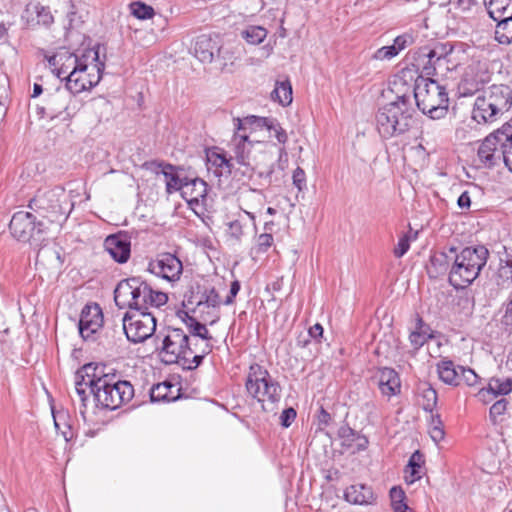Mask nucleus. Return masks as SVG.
<instances>
[{
  "mask_svg": "<svg viewBox=\"0 0 512 512\" xmlns=\"http://www.w3.org/2000/svg\"><path fill=\"white\" fill-rule=\"evenodd\" d=\"M211 349L208 343L199 347L197 342H191L182 329L167 327L161 340L160 354L165 363H182L184 368L193 370L202 363Z\"/></svg>",
  "mask_w": 512,
  "mask_h": 512,
  "instance_id": "1",
  "label": "nucleus"
},
{
  "mask_svg": "<svg viewBox=\"0 0 512 512\" xmlns=\"http://www.w3.org/2000/svg\"><path fill=\"white\" fill-rule=\"evenodd\" d=\"M512 108V89L505 84H493L482 89L472 109V119L478 124H493Z\"/></svg>",
  "mask_w": 512,
  "mask_h": 512,
  "instance_id": "2",
  "label": "nucleus"
},
{
  "mask_svg": "<svg viewBox=\"0 0 512 512\" xmlns=\"http://www.w3.org/2000/svg\"><path fill=\"white\" fill-rule=\"evenodd\" d=\"M489 257L483 245L468 246L454 253L448 281L456 289H465L480 275Z\"/></svg>",
  "mask_w": 512,
  "mask_h": 512,
  "instance_id": "3",
  "label": "nucleus"
},
{
  "mask_svg": "<svg viewBox=\"0 0 512 512\" xmlns=\"http://www.w3.org/2000/svg\"><path fill=\"white\" fill-rule=\"evenodd\" d=\"M410 97L397 96L395 101L381 106L375 116L376 128L381 137L388 139L407 132L412 125Z\"/></svg>",
  "mask_w": 512,
  "mask_h": 512,
  "instance_id": "4",
  "label": "nucleus"
},
{
  "mask_svg": "<svg viewBox=\"0 0 512 512\" xmlns=\"http://www.w3.org/2000/svg\"><path fill=\"white\" fill-rule=\"evenodd\" d=\"M245 387L248 394L262 404L264 411H274L281 399L279 383L259 364L250 366Z\"/></svg>",
  "mask_w": 512,
  "mask_h": 512,
  "instance_id": "5",
  "label": "nucleus"
},
{
  "mask_svg": "<svg viewBox=\"0 0 512 512\" xmlns=\"http://www.w3.org/2000/svg\"><path fill=\"white\" fill-rule=\"evenodd\" d=\"M414 98L419 110L431 119H441L448 111L449 98L446 88L430 78L416 80Z\"/></svg>",
  "mask_w": 512,
  "mask_h": 512,
  "instance_id": "6",
  "label": "nucleus"
},
{
  "mask_svg": "<svg viewBox=\"0 0 512 512\" xmlns=\"http://www.w3.org/2000/svg\"><path fill=\"white\" fill-rule=\"evenodd\" d=\"M67 205L68 197L64 188L59 186L51 189H39L29 202V208L51 224L66 220L71 211Z\"/></svg>",
  "mask_w": 512,
  "mask_h": 512,
  "instance_id": "7",
  "label": "nucleus"
},
{
  "mask_svg": "<svg viewBox=\"0 0 512 512\" xmlns=\"http://www.w3.org/2000/svg\"><path fill=\"white\" fill-rule=\"evenodd\" d=\"M9 229L18 241L29 242L35 248L45 246L49 240L47 224L44 221L36 222V217L31 212L14 213Z\"/></svg>",
  "mask_w": 512,
  "mask_h": 512,
  "instance_id": "8",
  "label": "nucleus"
},
{
  "mask_svg": "<svg viewBox=\"0 0 512 512\" xmlns=\"http://www.w3.org/2000/svg\"><path fill=\"white\" fill-rule=\"evenodd\" d=\"M92 393L96 405L103 409L115 410L128 403L134 396V388L129 381L117 379L112 373L107 379L98 383Z\"/></svg>",
  "mask_w": 512,
  "mask_h": 512,
  "instance_id": "9",
  "label": "nucleus"
},
{
  "mask_svg": "<svg viewBox=\"0 0 512 512\" xmlns=\"http://www.w3.org/2000/svg\"><path fill=\"white\" fill-rule=\"evenodd\" d=\"M508 131L506 129H497L490 133L481 142L477 156L479 162L485 168L498 167L501 164L506 166Z\"/></svg>",
  "mask_w": 512,
  "mask_h": 512,
  "instance_id": "10",
  "label": "nucleus"
},
{
  "mask_svg": "<svg viewBox=\"0 0 512 512\" xmlns=\"http://www.w3.org/2000/svg\"><path fill=\"white\" fill-rule=\"evenodd\" d=\"M104 68L105 63L100 59V53H98L97 60H88L77 71H70L64 77L66 89L74 95L91 89L101 80Z\"/></svg>",
  "mask_w": 512,
  "mask_h": 512,
  "instance_id": "11",
  "label": "nucleus"
},
{
  "mask_svg": "<svg viewBox=\"0 0 512 512\" xmlns=\"http://www.w3.org/2000/svg\"><path fill=\"white\" fill-rule=\"evenodd\" d=\"M122 328L130 342L142 343L154 334L156 318L151 312H125Z\"/></svg>",
  "mask_w": 512,
  "mask_h": 512,
  "instance_id": "12",
  "label": "nucleus"
},
{
  "mask_svg": "<svg viewBox=\"0 0 512 512\" xmlns=\"http://www.w3.org/2000/svg\"><path fill=\"white\" fill-rule=\"evenodd\" d=\"M148 271L168 281H176L183 271L181 260L171 253L158 254L148 264Z\"/></svg>",
  "mask_w": 512,
  "mask_h": 512,
  "instance_id": "13",
  "label": "nucleus"
},
{
  "mask_svg": "<svg viewBox=\"0 0 512 512\" xmlns=\"http://www.w3.org/2000/svg\"><path fill=\"white\" fill-rule=\"evenodd\" d=\"M103 325V313L101 307L97 303L86 304L80 314L79 333L85 340L94 339L96 334Z\"/></svg>",
  "mask_w": 512,
  "mask_h": 512,
  "instance_id": "14",
  "label": "nucleus"
},
{
  "mask_svg": "<svg viewBox=\"0 0 512 512\" xmlns=\"http://www.w3.org/2000/svg\"><path fill=\"white\" fill-rule=\"evenodd\" d=\"M98 53H100L99 46L97 48L86 49L80 55L63 50V59L61 60L60 67L57 68V77L64 79L70 71H77L78 68H81L88 60H97Z\"/></svg>",
  "mask_w": 512,
  "mask_h": 512,
  "instance_id": "15",
  "label": "nucleus"
},
{
  "mask_svg": "<svg viewBox=\"0 0 512 512\" xmlns=\"http://www.w3.org/2000/svg\"><path fill=\"white\" fill-rule=\"evenodd\" d=\"M231 146L234 154L232 157L238 164L243 166H252L253 161L255 160L252 151L255 147H262L263 143L260 141L255 143L250 141L248 133L235 132L231 140Z\"/></svg>",
  "mask_w": 512,
  "mask_h": 512,
  "instance_id": "16",
  "label": "nucleus"
},
{
  "mask_svg": "<svg viewBox=\"0 0 512 512\" xmlns=\"http://www.w3.org/2000/svg\"><path fill=\"white\" fill-rule=\"evenodd\" d=\"M143 280L131 277L121 280L114 290V301L120 309H128L135 298L140 295Z\"/></svg>",
  "mask_w": 512,
  "mask_h": 512,
  "instance_id": "17",
  "label": "nucleus"
},
{
  "mask_svg": "<svg viewBox=\"0 0 512 512\" xmlns=\"http://www.w3.org/2000/svg\"><path fill=\"white\" fill-rule=\"evenodd\" d=\"M168 297L164 292L153 290L145 281L140 289V295L135 298L128 308L131 312H149V308H159L165 305Z\"/></svg>",
  "mask_w": 512,
  "mask_h": 512,
  "instance_id": "18",
  "label": "nucleus"
},
{
  "mask_svg": "<svg viewBox=\"0 0 512 512\" xmlns=\"http://www.w3.org/2000/svg\"><path fill=\"white\" fill-rule=\"evenodd\" d=\"M476 68L470 67L459 84V90L463 96H470L475 93H481L484 84L490 81V75L486 68L482 69L480 65Z\"/></svg>",
  "mask_w": 512,
  "mask_h": 512,
  "instance_id": "19",
  "label": "nucleus"
},
{
  "mask_svg": "<svg viewBox=\"0 0 512 512\" xmlns=\"http://www.w3.org/2000/svg\"><path fill=\"white\" fill-rule=\"evenodd\" d=\"M105 250L116 262L123 264L131 254V243L126 234L109 235L104 242Z\"/></svg>",
  "mask_w": 512,
  "mask_h": 512,
  "instance_id": "20",
  "label": "nucleus"
},
{
  "mask_svg": "<svg viewBox=\"0 0 512 512\" xmlns=\"http://www.w3.org/2000/svg\"><path fill=\"white\" fill-rule=\"evenodd\" d=\"M219 38L208 35H200L197 37L194 53L195 56L203 63H211L216 56L220 54Z\"/></svg>",
  "mask_w": 512,
  "mask_h": 512,
  "instance_id": "21",
  "label": "nucleus"
},
{
  "mask_svg": "<svg viewBox=\"0 0 512 512\" xmlns=\"http://www.w3.org/2000/svg\"><path fill=\"white\" fill-rule=\"evenodd\" d=\"M105 370L106 366L104 364L88 363L76 372L75 378L81 379V381L86 380L92 394L98 388V383L107 379L112 374Z\"/></svg>",
  "mask_w": 512,
  "mask_h": 512,
  "instance_id": "22",
  "label": "nucleus"
},
{
  "mask_svg": "<svg viewBox=\"0 0 512 512\" xmlns=\"http://www.w3.org/2000/svg\"><path fill=\"white\" fill-rule=\"evenodd\" d=\"M208 185L200 178L190 179L185 177L183 188L181 189L182 197L189 205H198L204 202L207 197Z\"/></svg>",
  "mask_w": 512,
  "mask_h": 512,
  "instance_id": "23",
  "label": "nucleus"
},
{
  "mask_svg": "<svg viewBox=\"0 0 512 512\" xmlns=\"http://www.w3.org/2000/svg\"><path fill=\"white\" fill-rule=\"evenodd\" d=\"M456 248L451 247L448 252L439 251L435 252L430 257V263L427 266V273L430 278H438L450 272L454 253Z\"/></svg>",
  "mask_w": 512,
  "mask_h": 512,
  "instance_id": "24",
  "label": "nucleus"
},
{
  "mask_svg": "<svg viewBox=\"0 0 512 512\" xmlns=\"http://www.w3.org/2000/svg\"><path fill=\"white\" fill-rule=\"evenodd\" d=\"M453 52V45L449 42H435L431 46L420 48L418 57L416 58V66L420 69V61L428 59L431 62L439 60L443 61L444 58H449Z\"/></svg>",
  "mask_w": 512,
  "mask_h": 512,
  "instance_id": "25",
  "label": "nucleus"
},
{
  "mask_svg": "<svg viewBox=\"0 0 512 512\" xmlns=\"http://www.w3.org/2000/svg\"><path fill=\"white\" fill-rule=\"evenodd\" d=\"M511 391L512 378H492L488 383V387L480 389L477 396L482 402L488 403L493 398L507 395Z\"/></svg>",
  "mask_w": 512,
  "mask_h": 512,
  "instance_id": "26",
  "label": "nucleus"
},
{
  "mask_svg": "<svg viewBox=\"0 0 512 512\" xmlns=\"http://www.w3.org/2000/svg\"><path fill=\"white\" fill-rule=\"evenodd\" d=\"M376 377L382 395L390 398L400 392V378L394 369L384 367L379 370Z\"/></svg>",
  "mask_w": 512,
  "mask_h": 512,
  "instance_id": "27",
  "label": "nucleus"
},
{
  "mask_svg": "<svg viewBox=\"0 0 512 512\" xmlns=\"http://www.w3.org/2000/svg\"><path fill=\"white\" fill-rule=\"evenodd\" d=\"M345 499L356 505H368L374 501V493L371 487L364 484H354L346 488Z\"/></svg>",
  "mask_w": 512,
  "mask_h": 512,
  "instance_id": "28",
  "label": "nucleus"
},
{
  "mask_svg": "<svg viewBox=\"0 0 512 512\" xmlns=\"http://www.w3.org/2000/svg\"><path fill=\"white\" fill-rule=\"evenodd\" d=\"M459 367L448 359H443L437 364L439 378L446 384L457 386L461 383Z\"/></svg>",
  "mask_w": 512,
  "mask_h": 512,
  "instance_id": "29",
  "label": "nucleus"
},
{
  "mask_svg": "<svg viewBox=\"0 0 512 512\" xmlns=\"http://www.w3.org/2000/svg\"><path fill=\"white\" fill-rule=\"evenodd\" d=\"M485 6L494 21L512 18V0H485Z\"/></svg>",
  "mask_w": 512,
  "mask_h": 512,
  "instance_id": "30",
  "label": "nucleus"
},
{
  "mask_svg": "<svg viewBox=\"0 0 512 512\" xmlns=\"http://www.w3.org/2000/svg\"><path fill=\"white\" fill-rule=\"evenodd\" d=\"M179 389L170 382H163L154 385L150 391L152 402L174 401L178 398Z\"/></svg>",
  "mask_w": 512,
  "mask_h": 512,
  "instance_id": "31",
  "label": "nucleus"
},
{
  "mask_svg": "<svg viewBox=\"0 0 512 512\" xmlns=\"http://www.w3.org/2000/svg\"><path fill=\"white\" fill-rule=\"evenodd\" d=\"M424 455L419 451H415L409 458L408 464L405 469V481L408 484H413L415 481L421 479V468L424 464Z\"/></svg>",
  "mask_w": 512,
  "mask_h": 512,
  "instance_id": "32",
  "label": "nucleus"
},
{
  "mask_svg": "<svg viewBox=\"0 0 512 512\" xmlns=\"http://www.w3.org/2000/svg\"><path fill=\"white\" fill-rule=\"evenodd\" d=\"M157 167L162 168V174L164 175L166 179V192L168 194H172L175 191H181L183 188V184L185 181L184 178H180L175 172V167L171 164L167 163H155Z\"/></svg>",
  "mask_w": 512,
  "mask_h": 512,
  "instance_id": "33",
  "label": "nucleus"
},
{
  "mask_svg": "<svg viewBox=\"0 0 512 512\" xmlns=\"http://www.w3.org/2000/svg\"><path fill=\"white\" fill-rule=\"evenodd\" d=\"M268 123V118L266 117H258L255 115H250L244 117L243 119L234 118V126L236 128L235 132L240 133H248V135L257 128H263Z\"/></svg>",
  "mask_w": 512,
  "mask_h": 512,
  "instance_id": "34",
  "label": "nucleus"
},
{
  "mask_svg": "<svg viewBox=\"0 0 512 512\" xmlns=\"http://www.w3.org/2000/svg\"><path fill=\"white\" fill-rule=\"evenodd\" d=\"M451 62L450 57L444 58L443 61L439 62L431 60L428 61V59H425L423 61H420V69L422 73L426 75H433V74H444L445 71H449L451 68L449 67V63Z\"/></svg>",
  "mask_w": 512,
  "mask_h": 512,
  "instance_id": "35",
  "label": "nucleus"
},
{
  "mask_svg": "<svg viewBox=\"0 0 512 512\" xmlns=\"http://www.w3.org/2000/svg\"><path fill=\"white\" fill-rule=\"evenodd\" d=\"M271 97L281 105L286 106L292 102V87L289 81L277 82Z\"/></svg>",
  "mask_w": 512,
  "mask_h": 512,
  "instance_id": "36",
  "label": "nucleus"
},
{
  "mask_svg": "<svg viewBox=\"0 0 512 512\" xmlns=\"http://www.w3.org/2000/svg\"><path fill=\"white\" fill-rule=\"evenodd\" d=\"M496 22L495 39L500 44H510L512 42V17Z\"/></svg>",
  "mask_w": 512,
  "mask_h": 512,
  "instance_id": "37",
  "label": "nucleus"
},
{
  "mask_svg": "<svg viewBox=\"0 0 512 512\" xmlns=\"http://www.w3.org/2000/svg\"><path fill=\"white\" fill-rule=\"evenodd\" d=\"M496 283L503 289H508L512 285V258L505 261L498 268L496 274Z\"/></svg>",
  "mask_w": 512,
  "mask_h": 512,
  "instance_id": "38",
  "label": "nucleus"
},
{
  "mask_svg": "<svg viewBox=\"0 0 512 512\" xmlns=\"http://www.w3.org/2000/svg\"><path fill=\"white\" fill-rule=\"evenodd\" d=\"M437 399H438V397H437V392L435 391V389H433L429 385H424V387L421 389V392H420V401H419L422 408L425 411L432 413L434 407L437 404Z\"/></svg>",
  "mask_w": 512,
  "mask_h": 512,
  "instance_id": "39",
  "label": "nucleus"
},
{
  "mask_svg": "<svg viewBox=\"0 0 512 512\" xmlns=\"http://www.w3.org/2000/svg\"><path fill=\"white\" fill-rule=\"evenodd\" d=\"M186 326L188 327L189 333L193 337H199L202 340H211L212 336L209 334L207 327L197 321L195 318L187 315L185 320Z\"/></svg>",
  "mask_w": 512,
  "mask_h": 512,
  "instance_id": "40",
  "label": "nucleus"
},
{
  "mask_svg": "<svg viewBox=\"0 0 512 512\" xmlns=\"http://www.w3.org/2000/svg\"><path fill=\"white\" fill-rule=\"evenodd\" d=\"M242 37L250 44H260L267 36V31L261 26H249L241 32Z\"/></svg>",
  "mask_w": 512,
  "mask_h": 512,
  "instance_id": "41",
  "label": "nucleus"
},
{
  "mask_svg": "<svg viewBox=\"0 0 512 512\" xmlns=\"http://www.w3.org/2000/svg\"><path fill=\"white\" fill-rule=\"evenodd\" d=\"M507 406V399L501 398L490 407L489 418L494 425L499 424L504 420V415L507 411Z\"/></svg>",
  "mask_w": 512,
  "mask_h": 512,
  "instance_id": "42",
  "label": "nucleus"
},
{
  "mask_svg": "<svg viewBox=\"0 0 512 512\" xmlns=\"http://www.w3.org/2000/svg\"><path fill=\"white\" fill-rule=\"evenodd\" d=\"M131 14L140 20L151 19L155 11L152 6L147 5L143 2L137 1L130 4Z\"/></svg>",
  "mask_w": 512,
  "mask_h": 512,
  "instance_id": "43",
  "label": "nucleus"
},
{
  "mask_svg": "<svg viewBox=\"0 0 512 512\" xmlns=\"http://www.w3.org/2000/svg\"><path fill=\"white\" fill-rule=\"evenodd\" d=\"M221 304V299L218 292L215 288L205 289L200 300L198 301V306L206 305L207 307L217 308Z\"/></svg>",
  "mask_w": 512,
  "mask_h": 512,
  "instance_id": "44",
  "label": "nucleus"
},
{
  "mask_svg": "<svg viewBox=\"0 0 512 512\" xmlns=\"http://www.w3.org/2000/svg\"><path fill=\"white\" fill-rule=\"evenodd\" d=\"M233 160V157L227 158V156L224 153H217L212 152L208 154V161L211 162L213 165L217 167H226L229 171L232 168L231 161Z\"/></svg>",
  "mask_w": 512,
  "mask_h": 512,
  "instance_id": "45",
  "label": "nucleus"
},
{
  "mask_svg": "<svg viewBox=\"0 0 512 512\" xmlns=\"http://www.w3.org/2000/svg\"><path fill=\"white\" fill-rule=\"evenodd\" d=\"M274 239L272 233L265 232L260 234L256 239L255 249L257 253H265L273 244Z\"/></svg>",
  "mask_w": 512,
  "mask_h": 512,
  "instance_id": "46",
  "label": "nucleus"
},
{
  "mask_svg": "<svg viewBox=\"0 0 512 512\" xmlns=\"http://www.w3.org/2000/svg\"><path fill=\"white\" fill-rule=\"evenodd\" d=\"M265 128H267L269 131H274V137L279 143L284 144L287 141V133L274 119L268 118V123L265 125Z\"/></svg>",
  "mask_w": 512,
  "mask_h": 512,
  "instance_id": "47",
  "label": "nucleus"
},
{
  "mask_svg": "<svg viewBox=\"0 0 512 512\" xmlns=\"http://www.w3.org/2000/svg\"><path fill=\"white\" fill-rule=\"evenodd\" d=\"M410 241H411L410 235L403 234L399 238L398 243L393 250L394 256L397 258H401L402 256H404L410 248Z\"/></svg>",
  "mask_w": 512,
  "mask_h": 512,
  "instance_id": "48",
  "label": "nucleus"
},
{
  "mask_svg": "<svg viewBox=\"0 0 512 512\" xmlns=\"http://www.w3.org/2000/svg\"><path fill=\"white\" fill-rule=\"evenodd\" d=\"M461 382L463 381L468 386H475L478 383V375L470 368L459 367Z\"/></svg>",
  "mask_w": 512,
  "mask_h": 512,
  "instance_id": "49",
  "label": "nucleus"
},
{
  "mask_svg": "<svg viewBox=\"0 0 512 512\" xmlns=\"http://www.w3.org/2000/svg\"><path fill=\"white\" fill-rule=\"evenodd\" d=\"M35 12L37 14V21L43 25H49L53 22V16L48 7L36 5Z\"/></svg>",
  "mask_w": 512,
  "mask_h": 512,
  "instance_id": "50",
  "label": "nucleus"
},
{
  "mask_svg": "<svg viewBox=\"0 0 512 512\" xmlns=\"http://www.w3.org/2000/svg\"><path fill=\"white\" fill-rule=\"evenodd\" d=\"M398 53L393 45L383 46L377 49L373 55L376 60H389L397 56Z\"/></svg>",
  "mask_w": 512,
  "mask_h": 512,
  "instance_id": "51",
  "label": "nucleus"
},
{
  "mask_svg": "<svg viewBox=\"0 0 512 512\" xmlns=\"http://www.w3.org/2000/svg\"><path fill=\"white\" fill-rule=\"evenodd\" d=\"M414 42V38L409 33H404L402 35L397 36L394 39V43L392 44L393 47H395L397 53L399 54L400 51L404 50L406 47L411 45Z\"/></svg>",
  "mask_w": 512,
  "mask_h": 512,
  "instance_id": "52",
  "label": "nucleus"
},
{
  "mask_svg": "<svg viewBox=\"0 0 512 512\" xmlns=\"http://www.w3.org/2000/svg\"><path fill=\"white\" fill-rule=\"evenodd\" d=\"M358 432L350 428L349 426H342L338 430V436L343 440L344 445L350 446L354 442Z\"/></svg>",
  "mask_w": 512,
  "mask_h": 512,
  "instance_id": "53",
  "label": "nucleus"
},
{
  "mask_svg": "<svg viewBox=\"0 0 512 512\" xmlns=\"http://www.w3.org/2000/svg\"><path fill=\"white\" fill-rule=\"evenodd\" d=\"M453 302L456 306L460 307L461 311L465 314L470 313L473 306L471 298L466 293L456 296Z\"/></svg>",
  "mask_w": 512,
  "mask_h": 512,
  "instance_id": "54",
  "label": "nucleus"
},
{
  "mask_svg": "<svg viewBox=\"0 0 512 512\" xmlns=\"http://www.w3.org/2000/svg\"><path fill=\"white\" fill-rule=\"evenodd\" d=\"M501 324L505 327V330L512 332V291L510 300L505 306V312L501 319Z\"/></svg>",
  "mask_w": 512,
  "mask_h": 512,
  "instance_id": "55",
  "label": "nucleus"
},
{
  "mask_svg": "<svg viewBox=\"0 0 512 512\" xmlns=\"http://www.w3.org/2000/svg\"><path fill=\"white\" fill-rule=\"evenodd\" d=\"M293 184L297 187L299 191H303L306 188V174L304 170L300 167H297L292 175Z\"/></svg>",
  "mask_w": 512,
  "mask_h": 512,
  "instance_id": "56",
  "label": "nucleus"
},
{
  "mask_svg": "<svg viewBox=\"0 0 512 512\" xmlns=\"http://www.w3.org/2000/svg\"><path fill=\"white\" fill-rule=\"evenodd\" d=\"M228 234L237 241L243 236V227L239 220H233L228 223Z\"/></svg>",
  "mask_w": 512,
  "mask_h": 512,
  "instance_id": "57",
  "label": "nucleus"
},
{
  "mask_svg": "<svg viewBox=\"0 0 512 512\" xmlns=\"http://www.w3.org/2000/svg\"><path fill=\"white\" fill-rule=\"evenodd\" d=\"M296 416H297L296 410L292 407H289V408L283 410V412L280 416L281 425L285 428H288L292 424V422L295 420Z\"/></svg>",
  "mask_w": 512,
  "mask_h": 512,
  "instance_id": "58",
  "label": "nucleus"
},
{
  "mask_svg": "<svg viewBox=\"0 0 512 512\" xmlns=\"http://www.w3.org/2000/svg\"><path fill=\"white\" fill-rule=\"evenodd\" d=\"M390 498L392 503V508L398 506V504H404L405 493L400 487H393L390 490Z\"/></svg>",
  "mask_w": 512,
  "mask_h": 512,
  "instance_id": "59",
  "label": "nucleus"
},
{
  "mask_svg": "<svg viewBox=\"0 0 512 512\" xmlns=\"http://www.w3.org/2000/svg\"><path fill=\"white\" fill-rule=\"evenodd\" d=\"M409 341L411 345L414 347V349L417 350L425 344V342L427 341V337L422 332L413 331L409 335Z\"/></svg>",
  "mask_w": 512,
  "mask_h": 512,
  "instance_id": "60",
  "label": "nucleus"
},
{
  "mask_svg": "<svg viewBox=\"0 0 512 512\" xmlns=\"http://www.w3.org/2000/svg\"><path fill=\"white\" fill-rule=\"evenodd\" d=\"M86 388H89L86 380L81 381V379H76L75 378V390H76V393L78 394V396L80 398L82 406H84V407L86 406L85 402L87 400Z\"/></svg>",
  "mask_w": 512,
  "mask_h": 512,
  "instance_id": "61",
  "label": "nucleus"
},
{
  "mask_svg": "<svg viewBox=\"0 0 512 512\" xmlns=\"http://www.w3.org/2000/svg\"><path fill=\"white\" fill-rule=\"evenodd\" d=\"M239 290H240V283H239V281H237V280L233 281L231 283V286H230L229 295L224 300V304L225 305L233 304L234 303V298L238 294Z\"/></svg>",
  "mask_w": 512,
  "mask_h": 512,
  "instance_id": "62",
  "label": "nucleus"
},
{
  "mask_svg": "<svg viewBox=\"0 0 512 512\" xmlns=\"http://www.w3.org/2000/svg\"><path fill=\"white\" fill-rule=\"evenodd\" d=\"M429 433H430V436H431L432 440L435 443H438L441 440H443L444 436H445L443 426L442 427L432 426V427L429 428Z\"/></svg>",
  "mask_w": 512,
  "mask_h": 512,
  "instance_id": "63",
  "label": "nucleus"
},
{
  "mask_svg": "<svg viewBox=\"0 0 512 512\" xmlns=\"http://www.w3.org/2000/svg\"><path fill=\"white\" fill-rule=\"evenodd\" d=\"M506 145V167L512 172V132H508V141Z\"/></svg>",
  "mask_w": 512,
  "mask_h": 512,
  "instance_id": "64",
  "label": "nucleus"
}]
</instances>
